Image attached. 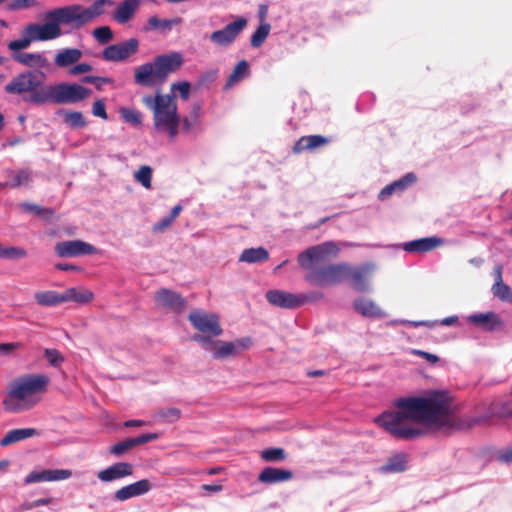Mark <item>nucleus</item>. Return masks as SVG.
<instances>
[{
  "instance_id": "f257e3e1",
  "label": "nucleus",
  "mask_w": 512,
  "mask_h": 512,
  "mask_svg": "<svg viewBox=\"0 0 512 512\" xmlns=\"http://www.w3.org/2000/svg\"><path fill=\"white\" fill-rule=\"evenodd\" d=\"M394 405L398 411L384 412L375 422L397 439L412 440L425 435L420 424L437 429L455 425L451 399L444 391H434L426 397L399 398Z\"/></svg>"
},
{
  "instance_id": "f03ea898",
  "label": "nucleus",
  "mask_w": 512,
  "mask_h": 512,
  "mask_svg": "<svg viewBox=\"0 0 512 512\" xmlns=\"http://www.w3.org/2000/svg\"><path fill=\"white\" fill-rule=\"evenodd\" d=\"M50 382L44 374H28L13 381L3 400V407L11 413L33 408L39 401L37 393L45 392Z\"/></svg>"
},
{
  "instance_id": "7ed1b4c3",
  "label": "nucleus",
  "mask_w": 512,
  "mask_h": 512,
  "mask_svg": "<svg viewBox=\"0 0 512 512\" xmlns=\"http://www.w3.org/2000/svg\"><path fill=\"white\" fill-rule=\"evenodd\" d=\"M184 59L179 52L158 55L153 62L138 66L134 71V82L143 87L163 85L170 74L183 65Z\"/></svg>"
},
{
  "instance_id": "20e7f679",
  "label": "nucleus",
  "mask_w": 512,
  "mask_h": 512,
  "mask_svg": "<svg viewBox=\"0 0 512 512\" xmlns=\"http://www.w3.org/2000/svg\"><path fill=\"white\" fill-rule=\"evenodd\" d=\"M142 102L153 111L155 129L174 139L178 135L180 124L175 96L156 93L154 98L150 95L144 96Z\"/></svg>"
},
{
  "instance_id": "39448f33",
  "label": "nucleus",
  "mask_w": 512,
  "mask_h": 512,
  "mask_svg": "<svg viewBox=\"0 0 512 512\" xmlns=\"http://www.w3.org/2000/svg\"><path fill=\"white\" fill-rule=\"evenodd\" d=\"M4 90L7 94L21 96L29 104L47 103L48 85H45V74L41 71L27 70L19 73Z\"/></svg>"
},
{
  "instance_id": "423d86ee",
  "label": "nucleus",
  "mask_w": 512,
  "mask_h": 512,
  "mask_svg": "<svg viewBox=\"0 0 512 512\" xmlns=\"http://www.w3.org/2000/svg\"><path fill=\"white\" fill-rule=\"evenodd\" d=\"M114 5L112 0H96L90 6L72 4L48 11V16L57 20L59 25H67L72 29H80L105 13V7Z\"/></svg>"
},
{
  "instance_id": "0eeeda50",
  "label": "nucleus",
  "mask_w": 512,
  "mask_h": 512,
  "mask_svg": "<svg viewBox=\"0 0 512 512\" xmlns=\"http://www.w3.org/2000/svg\"><path fill=\"white\" fill-rule=\"evenodd\" d=\"M188 320L199 333L192 336V340L208 347L214 337L221 336L223 329L219 316L215 313H208L202 309H194L188 315Z\"/></svg>"
},
{
  "instance_id": "6e6552de",
  "label": "nucleus",
  "mask_w": 512,
  "mask_h": 512,
  "mask_svg": "<svg viewBox=\"0 0 512 512\" xmlns=\"http://www.w3.org/2000/svg\"><path fill=\"white\" fill-rule=\"evenodd\" d=\"M91 95V90L79 84L48 85L47 102L56 104L78 103Z\"/></svg>"
},
{
  "instance_id": "1a4fd4ad",
  "label": "nucleus",
  "mask_w": 512,
  "mask_h": 512,
  "mask_svg": "<svg viewBox=\"0 0 512 512\" xmlns=\"http://www.w3.org/2000/svg\"><path fill=\"white\" fill-rule=\"evenodd\" d=\"M347 263L329 264L319 268H312L306 275L307 282L317 286H334L345 281Z\"/></svg>"
},
{
  "instance_id": "9d476101",
  "label": "nucleus",
  "mask_w": 512,
  "mask_h": 512,
  "mask_svg": "<svg viewBox=\"0 0 512 512\" xmlns=\"http://www.w3.org/2000/svg\"><path fill=\"white\" fill-rule=\"evenodd\" d=\"M339 253V248L336 243L332 241L324 242L322 244L307 248L304 252L298 255V263L302 268H311L313 263L326 262L331 257H336Z\"/></svg>"
},
{
  "instance_id": "9b49d317",
  "label": "nucleus",
  "mask_w": 512,
  "mask_h": 512,
  "mask_svg": "<svg viewBox=\"0 0 512 512\" xmlns=\"http://www.w3.org/2000/svg\"><path fill=\"white\" fill-rule=\"evenodd\" d=\"M251 345L252 339L250 337H243L232 342L212 339L208 347L204 348L212 351L213 358L226 359L236 355L241 350L248 349Z\"/></svg>"
},
{
  "instance_id": "f8f14e48",
  "label": "nucleus",
  "mask_w": 512,
  "mask_h": 512,
  "mask_svg": "<svg viewBox=\"0 0 512 512\" xmlns=\"http://www.w3.org/2000/svg\"><path fill=\"white\" fill-rule=\"evenodd\" d=\"M47 22L43 24L31 23L25 27V33L29 35L33 42L53 40L62 35L61 27L57 20L45 14Z\"/></svg>"
},
{
  "instance_id": "ddd939ff",
  "label": "nucleus",
  "mask_w": 512,
  "mask_h": 512,
  "mask_svg": "<svg viewBox=\"0 0 512 512\" xmlns=\"http://www.w3.org/2000/svg\"><path fill=\"white\" fill-rule=\"evenodd\" d=\"M375 270L373 263H363L358 266H352L347 263V273L345 281H348L351 287L358 292L369 291V279Z\"/></svg>"
},
{
  "instance_id": "4468645a",
  "label": "nucleus",
  "mask_w": 512,
  "mask_h": 512,
  "mask_svg": "<svg viewBox=\"0 0 512 512\" xmlns=\"http://www.w3.org/2000/svg\"><path fill=\"white\" fill-rule=\"evenodd\" d=\"M138 48V39L130 38L126 41L107 46L102 52V57L106 61L121 62L134 55Z\"/></svg>"
},
{
  "instance_id": "2eb2a0df",
  "label": "nucleus",
  "mask_w": 512,
  "mask_h": 512,
  "mask_svg": "<svg viewBox=\"0 0 512 512\" xmlns=\"http://www.w3.org/2000/svg\"><path fill=\"white\" fill-rule=\"evenodd\" d=\"M246 25L247 19L244 17H238L235 21L227 24L224 28L212 32L210 40L219 46L226 47L236 40Z\"/></svg>"
},
{
  "instance_id": "dca6fc26",
  "label": "nucleus",
  "mask_w": 512,
  "mask_h": 512,
  "mask_svg": "<svg viewBox=\"0 0 512 512\" xmlns=\"http://www.w3.org/2000/svg\"><path fill=\"white\" fill-rule=\"evenodd\" d=\"M154 300L157 307L174 313L183 312L187 306V302L181 294L167 288L156 291Z\"/></svg>"
},
{
  "instance_id": "f3484780",
  "label": "nucleus",
  "mask_w": 512,
  "mask_h": 512,
  "mask_svg": "<svg viewBox=\"0 0 512 512\" xmlns=\"http://www.w3.org/2000/svg\"><path fill=\"white\" fill-rule=\"evenodd\" d=\"M97 249L82 240H69L58 242L55 245V252L59 257H77L82 255L95 254Z\"/></svg>"
},
{
  "instance_id": "a211bd4d",
  "label": "nucleus",
  "mask_w": 512,
  "mask_h": 512,
  "mask_svg": "<svg viewBox=\"0 0 512 512\" xmlns=\"http://www.w3.org/2000/svg\"><path fill=\"white\" fill-rule=\"evenodd\" d=\"M267 301L276 307L284 309H295L301 306L298 294L287 292L284 290L273 289L266 292Z\"/></svg>"
},
{
  "instance_id": "6ab92c4d",
  "label": "nucleus",
  "mask_w": 512,
  "mask_h": 512,
  "mask_svg": "<svg viewBox=\"0 0 512 512\" xmlns=\"http://www.w3.org/2000/svg\"><path fill=\"white\" fill-rule=\"evenodd\" d=\"M151 488L152 484L148 479H141L116 490L114 493V499L116 501L123 502L133 497L144 495L148 493Z\"/></svg>"
},
{
  "instance_id": "aec40b11",
  "label": "nucleus",
  "mask_w": 512,
  "mask_h": 512,
  "mask_svg": "<svg viewBox=\"0 0 512 512\" xmlns=\"http://www.w3.org/2000/svg\"><path fill=\"white\" fill-rule=\"evenodd\" d=\"M133 474V465L128 462H116L98 472V479L102 482H112Z\"/></svg>"
},
{
  "instance_id": "412c9836",
  "label": "nucleus",
  "mask_w": 512,
  "mask_h": 512,
  "mask_svg": "<svg viewBox=\"0 0 512 512\" xmlns=\"http://www.w3.org/2000/svg\"><path fill=\"white\" fill-rule=\"evenodd\" d=\"M330 142L331 138L323 135L302 136L295 142L292 150L294 154H300L304 151H314L328 145Z\"/></svg>"
},
{
  "instance_id": "4be33fe9",
  "label": "nucleus",
  "mask_w": 512,
  "mask_h": 512,
  "mask_svg": "<svg viewBox=\"0 0 512 512\" xmlns=\"http://www.w3.org/2000/svg\"><path fill=\"white\" fill-rule=\"evenodd\" d=\"M3 173L8 180L0 183V189L5 187L18 188L20 186H28L32 181V170L29 168L18 170L6 169Z\"/></svg>"
},
{
  "instance_id": "5701e85b",
  "label": "nucleus",
  "mask_w": 512,
  "mask_h": 512,
  "mask_svg": "<svg viewBox=\"0 0 512 512\" xmlns=\"http://www.w3.org/2000/svg\"><path fill=\"white\" fill-rule=\"evenodd\" d=\"M157 433H146L135 438H128L124 441L118 442L111 446L110 453L116 456L122 455L125 452L133 449L138 445H142L158 439Z\"/></svg>"
},
{
  "instance_id": "b1692460",
  "label": "nucleus",
  "mask_w": 512,
  "mask_h": 512,
  "mask_svg": "<svg viewBox=\"0 0 512 512\" xmlns=\"http://www.w3.org/2000/svg\"><path fill=\"white\" fill-rule=\"evenodd\" d=\"M292 478L293 472L291 470L276 468L272 466L265 467L258 475V481L268 485L287 482Z\"/></svg>"
},
{
  "instance_id": "393cba45",
  "label": "nucleus",
  "mask_w": 512,
  "mask_h": 512,
  "mask_svg": "<svg viewBox=\"0 0 512 512\" xmlns=\"http://www.w3.org/2000/svg\"><path fill=\"white\" fill-rule=\"evenodd\" d=\"M468 321L488 332L495 331L503 325L500 317L492 311L472 314L468 317Z\"/></svg>"
},
{
  "instance_id": "a878e982",
  "label": "nucleus",
  "mask_w": 512,
  "mask_h": 512,
  "mask_svg": "<svg viewBox=\"0 0 512 512\" xmlns=\"http://www.w3.org/2000/svg\"><path fill=\"white\" fill-rule=\"evenodd\" d=\"M417 177L414 173L410 172L401 177L400 179L386 185L378 194L379 200H386L394 193L405 191L409 186L414 184Z\"/></svg>"
},
{
  "instance_id": "bb28decb",
  "label": "nucleus",
  "mask_w": 512,
  "mask_h": 512,
  "mask_svg": "<svg viewBox=\"0 0 512 512\" xmlns=\"http://www.w3.org/2000/svg\"><path fill=\"white\" fill-rule=\"evenodd\" d=\"M72 472L68 469L43 470L41 472H31L26 478L25 483H36L42 481H58L71 477Z\"/></svg>"
},
{
  "instance_id": "cd10ccee",
  "label": "nucleus",
  "mask_w": 512,
  "mask_h": 512,
  "mask_svg": "<svg viewBox=\"0 0 512 512\" xmlns=\"http://www.w3.org/2000/svg\"><path fill=\"white\" fill-rule=\"evenodd\" d=\"M443 240L438 237H425L412 240L403 244V249L407 252L426 253L441 246Z\"/></svg>"
},
{
  "instance_id": "c85d7f7f",
  "label": "nucleus",
  "mask_w": 512,
  "mask_h": 512,
  "mask_svg": "<svg viewBox=\"0 0 512 512\" xmlns=\"http://www.w3.org/2000/svg\"><path fill=\"white\" fill-rule=\"evenodd\" d=\"M141 5V0H123L113 13V18L119 24L130 21Z\"/></svg>"
},
{
  "instance_id": "c756f323",
  "label": "nucleus",
  "mask_w": 512,
  "mask_h": 512,
  "mask_svg": "<svg viewBox=\"0 0 512 512\" xmlns=\"http://www.w3.org/2000/svg\"><path fill=\"white\" fill-rule=\"evenodd\" d=\"M183 19L175 17L172 19H160L158 16L153 15L148 18L146 25L143 27V31H159L161 33H168L174 26L180 25Z\"/></svg>"
},
{
  "instance_id": "7c9ffc66",
  "label": "nucleus",
  "mask_w": 512,
  "mask_h": 512,
  "mask_svg": "<svg viewBox=\"0 0 512 512\" xmlns=\"http://www.w3.org/2000/svg\"><path fill=\"white\" fill-rule=\"evenodd\" d=\"M83 56L78 48H66L59 51L54 59L55 65L61 68L77 63Z\"/></svg>"
},
{
  "instance_id": "2f4dec72",
  "label": "nucleus",
  "mask_w": 512,
  "mask_h": 512,
  "mask_svg": "<svg viewBox=\"0 0 512 512\" xmlns=\"http://www.w3.org/2000/svg\"><path fill=\"white\" fill-rule=\"evenodd\" d=\"M38 435L34 428H18L10 430L1 440L0 446L6 447L13 443Z\"/></svg>"
},
{
  "instance_id": "473e14b6",
  "label": "nucleus",
  "mask_w": 512,
  "mask_h": 512,
  "mask_svg": "<svg viewBox=\"0 0 512 512\" xmlns=\"http://www.w3.org/2000/svg\"><path fill=\"white\" fill-rule=\"evenodd\" d=\"M13 59L28 67L44 68L48 65L47 59L40 53H15Z\"/></svg>"
},
{
  "instance_id": "72a5a7b5",
  "label": "nucleus",
  "mask_w": 512,
  "mask_h": 512,
  "mask_svg": "<svg viewBox=\"0 0 512 512\" xmlns=\"http://www.w3.org/2000/svg\"><path fill=\"white\" fill-rule=\"evenodd\" d=\"M64 303L75 302L79 304H87L94 298V294L87 289L68 288L63 292Z\"/></svg>"
},
{
  "instance_id": "f704fd0d",
  "label": "nucleus",
  "mask_w": 512,
  "mask_h": 512,
  "mask_svg": "<svg viewBox=\"0 0 512 512\" xmlns=\"http://www.w3.org/2000/svg\"><path fill=\"white\" fill-rule=\"evenodd\" d=\"M353 306L357 312L366 317H381L383 316V312L380 307H378L375 302L369 299L360 298L356 299L353 303Z\"/></svg>"
},
{
  "instance_id": "c9c22d12",
  "label": "nucleus",
  "mask_w": 512,
  "mask_h": 512,
  "mask_svg": "<svg viewBox=\"0 0 512 512\" xmlns=\"http://www.w3.org/2000/svg\"><path fill=\"white\" fill-rule=\"evenodd\" d=\"M268 259L269 253L264 247L245 249L239 257L240 262L246 263H262Z\"/></svg>"
},
{
  "instance_id": "e433bc0d",
  "label": "nucleus",
  "mask_w": 512,
  "mask_h": 512,
  "mask_svg": "<svg viewBox=\"0 0 512 512\" xmlns=\"http://www.w3.org/2000/svg\"><path fill=\"white\" fill-rule=\"evenodd\" d=\"M35 300L40 306H56L58 304L64 303L63 292L58 293L56 291H39L36 292Z\"/></svg>"
},
{
  "instance_id": "4c0bfd02",
  "label": "nucleus",
  "mask_w": 512,
  "mask_h": 512,
  "mask_svg": "<svg viewBox=\"0 0 512 512\" xmlns=\"http://www.w3.org/2000/svg\"><path fill=\"white\" fill-rule=\"evenodd\" d=\"M249 72V64L246 60H241L234 67L233 71L229 75L224 89L227 90L233 87L237 82L241 81Z\"/></svg>"
},
{
  "instance_id": "58836bf2",
  "label": "nucleus",
  "mask_w": 512,
  "mask_h": 512,
  "mask_svg": "<svg viewBox=\"0 0 512 512\" xmlns=\"http://www.w3.org/2000/svg\"><path fill=\"white\" fill-rule=\"evenodd\" d=\"M63 122L72 129L83 128L87 125L86 119L80 111H64Z\"/></svg>"
},
{
  "instance_id": "ea45409f",
  "label": "nucleus",
  "mask_w": 512,
  "mask_h": 512,
  "mask_svg": "<svg viewBox=\"0 0 512 512\" xmlns=\"http://www.w3.org/2000/svg\"><path fill=\"white\" fill-rule=\"evenodd\" d=\"M407 460L405 455L398 454L391 457L388 462L381 467V470L386 473H399L406 469Z\"/></svg>"
},
{
  "instance_id": "a19ab883",
  "label": "nucleus",
  "mask_w": 512,
  "mask_h": 512,
  "mask_svg": "<svg viewBox=\"0 0 512 512\" xmlns=\"http://www.w3.org/2000/svg\"><path fill=\"white\" fill-rule=\"evenodd\" d=\"M27 251L18 246H4L0 243V258L6 260H19L27 257Z\"/></svg>"
},
{
  "instance_id": "79ce46f5",
  "label": "nucleus",
  "mask_w": 512,
  "mask_h": 512,
  "mask_svg": "<svg viewBox=\"0 0 512 512\" xmlns=\"http://www.w3.org/2000/svg\"><path fill=\"white\" fill-rule=\"evenodd\" d=\"M260 458L265 462H281L287 459V453L281 447L267 448L260 452Z\"/></svg>"
},
{
  "instance_id": "37998d69",
  "label": "nucleus",
  "mask_w": 512,
  "mask_h": 512,
  "mask_svg": "<svg viewBox=\"0 0 512 512\" xmlns=\"http://www.w3.org/2000/svg\"><path fill=\"white\" fill-rule=\"evenodd\" d=\"M20 207L22 210L28 213H33L43 219H51L54 215V210L51 208L43 207L37 204L29 203V202H23L20 204Z\"/></svg>"
},
{
  "instance_id": "c03bdc74",
  "label": "nucleus",
  "mask_w": 512,
  "mask_h": 512,
  "mask_svg": "<svg viewBox=\"0 0 512 512\" xmlns=\"http://www.w3.org/2000/svg\"><path fill=\"white\" fill-rule=\"evenodd\" d=\"M270 30V24L267 22H262L251 36V46L254 48L260 47L268 37Z\"/></svg>"
},
{
  "instance_id": "a18cd8bd",
  "label": "nucleus",
  "mask_w": 512,
  "mask_h": 512,
  "mask_svg": "<svg viewBox=\"0 0 512 512\" xmlns=\"http://www.w3.org/2000/svg\"><path fill=\"white\" fill-rule=\"evenodd\" d=\"M491 291L501 301L512 302V289L504 282L494 283Z\"/></svg>"
},
{
  "instance_id": "49530a36",
  "label": "nucleus",
  "mask_w": 512,
  "mask_h": 512,
  "mask_svg": "<svg viewBox=\"0 0 512 512\" xmlns=\"http://www.w3.org/2000/svg\"><path fill=\"white\" fill-rule=\"evenodd\" d=\"M219 70L217 68H212L204 71L200 74L197 80V87L199 88H209L218 78Z\"/></svg>"
},
{
  "instance_id": "de8ad7c7",
  "label": "nucleus",
  "mask_w": 512,
  "mask_h": 512,
  "mask_svg": "<svg viewBox=\"0 0 512 512\" xmlns=\"http://www.w3.org/2000/svg\"><path fill=\"white\" fill-rule=\"evenodd\" d=\"M136 181L141 183L146 189L151 188L152 169L149 166H142L134 175Z\"/></svg>"
},
{
  "instance_id": "09e8293b",
  "label": "nucleus",
  "mask_w": 512,
  "mask_h": 512,
  "mask_svg": "<svg viewBox=\"0 0 512 512\" xmlns=\"http://www.w3.org/2000/svg\"><path fill=\"white\" fill-rule=\"evenodd\" d=\"M93 36L100 44H107L113 40V32L109 26H100L94 29Z\"/></svg>"
},
{
  "instance_id": "8fccbe9b",
  "label": "nucleus",
  "mask_w": 512,
  "mask_h": 512,
  "mask_svg": "<svg viewBox=\"0 0 512 512\" xmlns=\"http://www.w3.org/2000/svg\"><path fill=\"white\" fill-rule=\"evenodd\" d=\"M121 117L126 121L127 123L133 124V125H139L142 121V115L140 112L136 110H132L129 108H121L120 109Z\"/></svg>"
},
{
  "instance_id": "3c124183",
  "label": "nucleus",
  "mask_w": 512,
  "mask_h": 512,
  "mask_svg": "<svg viewBox=\"0 0 512 512\" xmlns=\"http://www.w3.org/2000/svg\"><path fill=\"white\" fill-rule=\"evenodd\" d=\"M32 39L29 35L25 33V28L23 29V38L18 40L10 41L8 44V48L12 51H20L22 49L27 48L31 43Z\"/></svg>"
},
{
  "instance_id": "603ef678",
  "label": "nucleus",
  "mask_w": 512,
  "mask_h": 512,
  "mask_svg": "<svg viewBox=\"0 0 512 512\" xmlns=\"http://www.w3.org/2000/svg\"><path fill=\"white\" fill-rule=\"evenodd\" d=\"M158 415L167 422H175L181 416V411L178 408L170 407L159 410Z\"/></svg>"
},
{
  "instance_id": "864d4df0",
  "label": "nucleus",
  "mask_w": 512,
  "mask_h": 512,
  "mask_svg": "<svg viewBox=\"0 0 512 512\" xmlns=\"http://www.w3.org/2000/svg\"><path fill=\"white\" fill-rule=\"evenodd\" d=\"M44 356L52 366H59L63 361L64 357L56 349L47 348L44 351Z\"/></svg>"
},
{
  "instance_id": "5fc2aeb1",
  "label": "nucleus",
  "mask_w": 512,
  "mask_h": 512,
  "mask_svg": "<svg viewBox=\"0 0 512 512\" xmlns=\"http://www.w3.org/2000/svg\"><path fill=\"white\" fill-rule=\"evenodd\" d=\"M37 5L38 2L36 0H13L9 4H7V9L9 11H16L30 7H35Z\"/></svg>"
},
{
  "instance_id": "6e6d98bb",
  "label": "nucleus",
  "mask_w": 512,
  "mask_h": 512,
  "mask_svg": "<svg viewBox=\"0 0 512 512\" xmlns=\"http://www.w3.org/2000/svg\"><path fill=\"white\" fill-rule=\"evenodd\" d=\"M190 89H191V85H190V83L188 81L177 82V83H173L171 85V90L172 91L178 90L179 93H180V97L183 100H188L189 99Z\"/></svg>"
},
{
  "instance_id": "4d7b16f0",
  "label": "nucleus",
  "mask_w": 512,
  "mask_h": 512,
  "mask_svg": "<svg viewBox=\"0 0 512 512\" xmlns=\"http://www.w3.org/2000/svg\"><path fill=\"white\" fill-rule=\"evenodd\" d=\"M92 113L94 116L99 117L101 119H104V120L108 119L104 100L99 99L93 103Z\"/></svg>"
},
{
  "instance_id": "13d9d810",
  "label": "nucleus",
  "mask_w": 512,
  "mask_h": 512,
  "mask_svg": "<svg viewBox=\"0 0 512 512\" xmlns=\"http://www.w3.org/2000/svg\"><path fill=\"white\" fill-rule=\"evenodd\" d=\"M301 301V306L309 302H317L323 299L324 294L320 291H313L306 294H298Z\"/></svg>"
},
{
  "instance_id": "bf43d9fd",
  "label": "nucleus",
  "mask_w": 512,
  "mask_h": 512,
  "mask_svg": "<svg viewBox=\"0 0 512 512\" xmlns=\"http://www.w3.org/2000/svg\"><path fill=\"white\" fill-rule=\"evenodd\" d=\"M20 347H22L20 342L0 343V356L10 355Z\"/></svg>"
},
{
  "instance_id": "052dcab7",
  "label": "nucleus",
  "mask_w": 512,
  "mask_h": 512,
  "mask_svg": "<svg viewBox=\"0 0 512 512\" xmlns=\"http://www.w3.org/2000/svg\"><path fill=\"white\" fill-rule=\"evenodd\" d=\"M200 123L191 118H184L182 120V131L186 134L192 133L196 128H198Z\"/></svg>"
},
{
  "instance_id": "680f3d73",
  "label": "nucleus",
  "mask_w": 512,
  "mask_h": 512,
  "mask_svg": "<svg viewBox=\"0 0 512 512\" xmlns=\"http://www.w3.org/2000/svg\"><path fill=\"white\" fill-rule=\"evenodd\" d=\"M174 221L169 217H164L153 226L154 232H163L172 225Z\"/></svg>"
},
{
  "instance_id": "e2e57ef3",
  "label": "nucleus",
  "mask_w": 512,
  "mask_h": 512,
  "mask_svg": "<svg viewBox=\"0 0 512 512\" xmlns=\"http://www.w3.org/2000/svg\"><path fill=\"white\" fill-rule=\"evenodd\" d=\"M92 70V66L88 63H78L73 66L70 70L72 75H79L82 73H86Z\"/></svg>"
},
{
  "instance_id": "0e129e2a",
  "label": "nucleus",
  "mask_w": 512,
  "mask_h": 512,
  "mask_svg": "<svg viewBox=\"0 0 512 512\" xmlns=\"http://www.w3.org/2000/svg\"><path fill=\"white\" fill-rule=\"evenodd\" d=\"M82 82L90 83V84H94L96 82L112 83L113 79L109 78V77H100V76H85L82 78Z\"/></svg>"
},
{
  "instance_id": "69168bd1",
  "label": "nucleus",
  "mask_w": 512,
  "mask_h": 512,
  "mask_svg": "<svg viewBox=\"0 0 512 512\" xmlns=\"http://www.w3.org/2000/svg\"><path fill=\"white\" fill-rule=\"evenodd\" d=\"M496 409H497L496 406H493V408H492L493 415H498L502 418L512 416V409L507 404H503L499 411H497Z\"/></svg>"
},
{
  "instance_id": "338daca9",
  "label": "nucleus",
  "mask_w": 512,
  "mask_h": 512,
  "mask_svg": "<svg viewBox=\"0 0 512 512\" xmlns=\"http://www.w3.org/2000/svg\"><path fill=\"white\" fill-rule=\"evenodd\" d=\"M498 460L502 463H511L512 462V447L501 451L498 454Z\"/></svg>"
},
{
  "instance_id": "774afa93",
  "label": "nucleus",
  "mask_w": 512,
  "mask_h": 512,
  "mask_svg": "<svg viewBox=\"0 0 512 512\" xmlns=\"http://www.w3.org/2000/svg\"><path fill=\"white\" fill-rule=\"evenodd\" d=\"M414 353L418 356L425 358L430 363H436L439 361V357L435 354H431V353L421 351V350H416V351H414Z\"/></svg>"
}]
</instances>
